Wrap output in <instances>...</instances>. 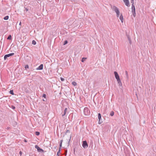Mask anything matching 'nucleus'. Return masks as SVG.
<instances>
[{
	"label": "nucleus",
	"instance_id": "obj_1",
	"mask_svg": "<svg viewBox=\"0 0 156 156\" xmlns=\"http://www.w3.org/2000/svg\"><path fill=\"white\" fill-rule=\"evenodd\" d=\"M111 8L115 11L116 14V16L117 17H119L120 12L118 8L115 6H111Z\"/></svg>",
	"mask_w": 156,
	"mask_h": 156
},
{
	"label": "nucleus",
	"instance_id": "obj_2",
	"mask_svg": "<svg viewBox=\"0 0 156 156\" xmlns=\"http://www.w3.org/2000/svg\"><path fill=\"white\" fill-rule=\"evenodd\" d=\"M84 113L85 115H90V111L87 107H85L84 109Z\"/></svg>",
	"mask_w": 156,
	"mask_h": 156
},
{
	"label": "nucleus",
	"instance_id": "obj_3",
	"mask_svg": "<svg viewBox=\"0 0 156 156\" xmlns=\"http://www.w3.org/2000/svg\"><path fill=\"white\" fill-rule=\"evenodd\" d=\"M132 11L133 16L135 17L136 15L135 8L134 5H132Z\"/></svg>",
	"mask_w": 156,
	"mask_h": 156
},
{
	"label": "nucleus",
	"instance_id": "obj_4",
	"mask_svg": "<svg viewBox=\"0 0 156 156\" xmlns=\"http://www.w3.org/2000/svg\"><path fill=\"white\" fill-rule=\"evenodd\" d=\"M35 147L37 149V151L38 152H44V151L43 149H41L37 145H36L35 146Z\"/></svg>",
	"mask_w": 156,
	"mask_h": 156
},
{
	"label": "nucleus",
	"instance_id": "obj_5",
	"mask_svg": "<svg viewBox=\"0 0 156 156\" xmlns=\"http://www.w3.org/2000/svg\"><path fill=\"white\" fill-rule=\"evenodd\" d=\"M82 146L84 148H87V147L88 145L86 141H84L83 142Z\"/></svg>",
	"mask_w": 156,
	"mask_h": 156
},
{
	"label": "nucleus",
	"instance_id": "obj_6",
	"mask_svg": "<svg viewBox=\"0 0 156 156\" xmlns=\"http://www.w3.org/2000/svg\"><path fill=\"white\" fill-rule=\"evenodd\" d=\"M14 54V53H11L9 54L5 55L4 56V59L5 60L8 57L13 55Z\"/></svg>",
	"mask_w": 156,
	"mask_h": 156
},
{
	"label": "nucleus",
	"instance_id": "obj_7",
	"mask_svg": "<svg viewBox=\"0 0 156 156\" xmlns=\"http://www.w3.org/2000/svg\"><path fill=\"white\" fill-rule=\"evenodd\" d=\"M125 5L128 7L129 6V2L128 0H123Z\"/></svg>",
	"mask_w": 156,
	"mask_h": 156
},
{
	"label": "nucleus",
	"instance_id": "obj_8",
	"mask_svg": "<svg viewBox=\"0 0 156 156\" xmlns=\"http://www.w3.org/2000/svg\"><path fill=\"white\" fill-rule=\"evenodd\" d=\"M98 118L99 119L98 123L99 124H101L102 123V121H101V115L100 113H98Z\"/></svg>",
	"mask_w": 156,
	"mask_h": 156
},
{
	"label": "nucleus",
	"instance_id": "obj_9",
	"mask_svg": "<svg viewBox=\"0 0 156 156\" xmlns=\"http://www.w3.org/2000/svg\"><path fill=\"white\" fill-rule=\"evenodd\" d=\"M43 64H41L36 69L37 70H41L43 69Z\"/></svg>",
	"mask_w": 156,
	"mask_h": 156
},
{
	"label": "nucleus",
	"instance_id": "obj_10",
	"mask_svg": "<svg viewBox=\"0 0 156 156\" xmlns=\"http://www.w3.org/2000/svg\"><path fill=\"white\" fill-rule=\"evenodd\" d=\"M126 37H127L128 39V40L129 41L130 44H131V43H132V41L131 40V38L129 37V35L126 34Z\"/></svg>",
	"mask_w": 156,
	"mask_h": 156
},
{
	"label": "nucleus",
	"instance_id": "obj_11",
	"mask_svg": "<svg viewBox=\"0 0 156 156\" xmlns=\"http://www.w3.org/2000/svg\"><path fill=\"white\" fill-rule=\"evenodd\" d=\"M67 108H66L64 111V113L63 114H62V117L63 116H64L66 115V112H67Z\"/></svg>",
	"mask_w": 156,
	"mask_h": 156
},
{
	"label": "nucleus",
	"instance_id": "obj_12",
	"mask_svg": "<svg viewBox=\"0 0 156 156\" xmlns=\"http://www.w3.org/2000/svg\"><path fill=\"white\" fill-rule=\"evenodd\" d=\"M119 19L120 20L121 22L123 23V18L122 14L119 17Z\"/></svg>",
	"mask_w": 156,
	"mask_h": 156
},
{
	"label": "nucleus",
	"instance_id": "obj_13",
	"mask_svg": "<svg viewBox=\"0 0 156 156\" xmlns=\"http://www.w3.org/2000/svg\"><path fill=\"white\" fill-rule=\"evenodd\" d=\"M114 73L115 74V78L119 76L118 73L116 72L115 71L114 72Z\"/></svg>",
	"mask_w": 156,
	"mask_h": 156
},
{
	"label": "nucleus",
	"instance_id": "obj_14",
	"mask_svg": "<svg viewBox=\"0 0 156 156\" xmlns=\"http://www.w3.org/2000/svg\"><path fill=\"white\" fill-rule=\"evenodd\" d=\"M61 149L59 148L58 151V152H57V155L58 156H59V155H60V153H61Z\"/></svg>",
	"mask_w": 156,
	"mask_h": 156
},
{
	"label": "nucleus",
	"instance_id": "obj_15",
	"mask_svg": "<svg viewBox=\"0 0 156 156\" xmlns=\"http://www.w3.org/2000/svg\"><path fill=\"white\" fill-rule=\"evenodd\" d=\"M118 83L119 84V85L120 86H122V82H121V80H119V81H117Z\"/></svg>",
	"mask_w": 156,
	"mask_h": 156
},
{
	"label": "nucleus",
	"instance_id": "obj_16",
	"mask_svg": "<svg viewBox=\"0 0 156 156\" xmlns=\"http://www.w3.org/2000/svg\"><path fill=\"white\" fill-rule=\"evenodd\" d=\"M9 18V16H5V17L4 18V20H8V19Z\"/></svg>",
	"mask_w": 156,
	"mask_h": 156
},
{
	"label": "nucleus",
	"instance_id": "obj_17",
	"mask_svg": "<svg viewBox=\"0 0 156 156\" xmlns=\"http://www.w3.org/2000/svg\"><path fill=\"white\" fill-rule=\"evenodd\" d=\"M9 93L12 95H14V93H13V90H11L10 91H9Z\"/></svg>",
	"mask_w": 156,
	"mask_h": 156
},
{
	"label": "nucleus",
	"instance_id": "obj_18",
	"mask_svg": "<svg viewBox=\"0 0 156 156\" xmlns=\"http://www.w3.org/2000/svg\"><path fill=\"white\" fill-rule=\"evenodd\" d=\"M62 141H63V140H61V142L60 144L59 148H61V147L62 146Z\"/></svg>",
	"mask_w": 156,
	"mask_h": 156
},
{
	"label": "nucleus",
	"instance_id": "obj_19",
	"mask_svg": "<svg viewBox=\"0 0 156 156\" xmlns=\"http://www.w3.org/2000/svg\"><path fill=\"white\" fill-rule=\"evenodd\" d=\"M125 73H126V77L127 78V79H128V72L127 71H126Z\"/></svg>",
	"mask_w": 156,
	"mask_h": 156
},
{
	"label": "nucleus",
	"instance_id": "obj_20",
	"mask_svg": "<svg viewBox=\"0 0 156 156\" xmlns=\"http://www.w3.org/2000/svg\"><path fill=\"white\" fill-rule=\"evenodd\" d=\"M72 84L75 86H76L77 84L76 83L75 81L73 82L72 83Z\"/></svg>",
	"mask_w": 156,
	"mask_h": 156
},
{
	"label": "nucleus",
	"instance_id": "obj_21",
	"mask_svg": "<svg viewBox=\"0 0 156 156\" xmlns=\"http://www.w3.org/2000/svg\"><path fill=\"white\" fill-rule=\"evenodd\" d=\"M87 59V58H82V60H81V61L82 62H84V61Z\"/></svg>",
	"mask_w": 156,
	"mask_h": 156
},
{
	"label": "nucleus",
	"instance_id": "obj_22",
	"mask_svg": "<svg viewBox=\"0 0 156 156\" xmlns=\"http://www.w3.org/2000/svg\"><path fill=\"white\" fill-rule=\"evenodd\" d=\"M114 115V112L113 111H112L110 114V115L111 116H113Z\"/></svg>",
	"mask_w": 156,
	"mask_h": 156
},
{
	"label": "nucleus",
	"instance_id": "obj_23",
	"mask_svg": "<svg viewBox=\"0 0 156 156\" xmlns=\"http://www.w3.org/2000/svg\"><path fill=\"white\" fill-rule=\"evenodd\" d=\"M11 35H9V36L7 38V39L8 40H11Z\"/></svg>",
	"mask_w": 156,
	"mask_h": 156
},
{
	"label": "nucleus",
	"instance_id": "obj_24",
	"mask_svg": "<svg viewBox=\"0 0 156 156\" xmlns=\"http://www.w3.org/2000/svg\"><path fill=\"white\" fill-rule=\"evenodd\" d=\"M25 69L26 70H27V69H28L29 68V66L28 65H26L25 66Z\"/></svg>",
	"mask_w": 156,
	"mask_h": 156
},
{
	"label": "nucleus",
	"instance_id": "obj_25",
	"mask_svg": "<svg viewBox=\"0 0 156 156\" xmlns=\"http://www.w3.org/2000/svg\"><path fill=\"white\" fill-rule=\"evenodd\" d=\"M32 43L34 45H35L36 44V42L34 41L33 40L32 42Z\"/></svg>",
	"mask_w": 156,
	"mask_h": 156
},
{
	"label": "nucleus",
	"instance_id": "obj_26",
	"mask_svg": "<svg viewBox=\"0 0 156 156\" xmlns=\"http://www.w3.org/2000/svg\"><path fill=\"white\" fill-rule=\"evenodd\" d=\"M35 134L37 136H38L40 134V133L38 132H36Z\"/></svg>",
	"mask_w": 156,
	"mask_h": 156
},
{
	"label": "nucleus",
	"instance_id": "obj_27",
	"mask_svg": "<svg viewBox=\"0 0 156 156\" xmlns=\"http://www.w3.org/2000/svg\"><path fill=\"white\" fill-rule=\"evenodd\" d=\"M68 43V41L67 40H66L65 41H64V45H65L67 43Z\"/></svg>",
	"mask_w": 156,
	"mask_h": 156
},
{
	"label": "nucleus",
	"instance_id": "obj_28",
	"mask_svg": "<svg viewBox=\"0 0 156 156\" xmlns=\"http://www.w3.org/2000/svg\"><path fill=\"white\" fill-rule=\"evenodd\" d=\"M116 79L117 80V81H119V80H120V78H119V76L118 77H117V78H116Z\"/></svg>",
	"mask_w": 156,
	"mask_h": 156
},
{
	"label": "nucleus",
	"instance_id": "obj_29",
	"mask_svg": "<svg viewBox=\"0 0 156 156\" xmlns=\"http://www.w3.org/2000/svg\"><path fill=\"white\" fill-rule=\"evenodd\" d=\"M42 97H44V98H46V95L45 94H43Z\"/></svg>",
	"mask_w": 156,
	"mask_h": 156
},
{
	"label": "nucleus",
	"instance_id": "obj_30",
	"mask_svg": "<svg viewBox=\"0 0 156 156\" xmlns=\"http://www.w3.org/2000/svg\"><path fill=\"white\" fill-rule=\"evenodd\" d=\"M131 2L132 3V5H134V0H131Z\"/></svg>",
	"mask_w": 156,
	"mask_h": 156
},
{
	"label": "nucleus",
	"instance_id": "obj_31",
	"mask_svg": "<svg viewBox=\"0 0 156 156\" xmlns=\"http://www.w3.org/2000/svg\"><path fill=\"white\" fill-rule=\"evenodd\" d=\"M12 108V109H15V107L14 106H12V107H11Z\"/></svg>",
	"mask_w": 156,
	"mask_h": 156
},
{
	"label": "nucleus",
	"instance_id": "obj_32",
	"mask_svg": "<svg viewBox=\"0 0 156 156\" xmlns=\"http://www.w3.org/2000/svg\"><path fill=\"white\" fill-rule=\"evenodd\" d=\"M19 154L20 156H21L22 154V152L21 151H20Z\"/></svg>",
	"mask_w": 156,
	"mask_h": 156
},
{
	"label": "nucleus",
	"instance_id": "obj_33",
	"mask_svg": "<svg viewBox=\"0 0 156 156\" xmlns=\"http://www.w3.org/2000/svg\"><path fill=\"white\" fill-rule=\"evenodd\" d=\"M61 80L62 81H63L64 80V79L63 78H61Z\"/></svg>",
	"mask_w": 156,
	"mask_h": 156
},
{
	"label": "nucleus",
	"instance_id": "obj_34",
	"mask_svg": "<svg viewBox=\"0 0 156 156\" xmlns=\"http://www.w3.org/2000/svg\"><path fill=\"white\" fill-rule=\"evenodd\" d=\"M6 129L7 130H9L11 128L10 127H7Z\"/></svg>",
	"mask_w": 156,
	"mask_h": 156
},
{
	"label": "nucleus",
	"instance_id": "obj_35",
	"mask_svg": "<svg viewBox=\"0 0 156 156\" xmlns=\"http://www.w3.org/2000/svg\"><path fill=\"white\" fill-rule=\"evenodd\" d=\"M69 132H70V131L69 130H67L66 131V133H69Z\"/></svg>",
	"mask_w": 156,
	"mask_h": 156
},
{
	"label": "nucleus",
	"instance_id": "obj_36",
	"mask_svg": "<svg viewBox=\"0 0 156 156\" xmlns=\"http://www.w3.org/2000/svg\"><path fill=\"white\" fill-rule=\"evenodd\" d=\"M24 141L25 142H27V140L26 139H24Z\"/></svg>",
	"mask_w": 156,
	"mask_h": 156
},
{
	"label": "nucleus",
	"instance_id": "obj_37",
	"mask_svg": "<svg viewBox=\"0 0 156 156\" xmlns=\"http://www.w3.org/2000/svg\"><path fill=\"white\" fill-rule=\"evenodd\" d=\"M26 10L27 11H28V9H27V8H26Z\"/></svg>",
	"mask_w": 156,
	"mask_h": 156
},
{
	"label": "nucleus",
	"instance_id": "obj_38",
	"mask_svg": "<svg viewBox=\"0 0 156 156\" xmlns=\"http://www.w3.org/2000/svg\"><path fill=\"white\" fill-rule=\"evenodd\" d=\"M21 22H20V23H19V25H21Z\"/></svg>",
	"mask_w": 156,
	"mask_h": 156
},
{
	"label": "nucleus",
	"instance_id": "obj_39",
	"mask_svg": "<svg viewBox=\"0 0 156 156\" xmlns=\"http://www.w3.org/2000/svg\"><path fill=\"white\" fill-rule=\"evenodd\" d=\"M42 100H43V101H45V100L44 99H43Z\"/></svg>",
	"mask_w": 156,
	"mask_h": 156
}]
</instances>
